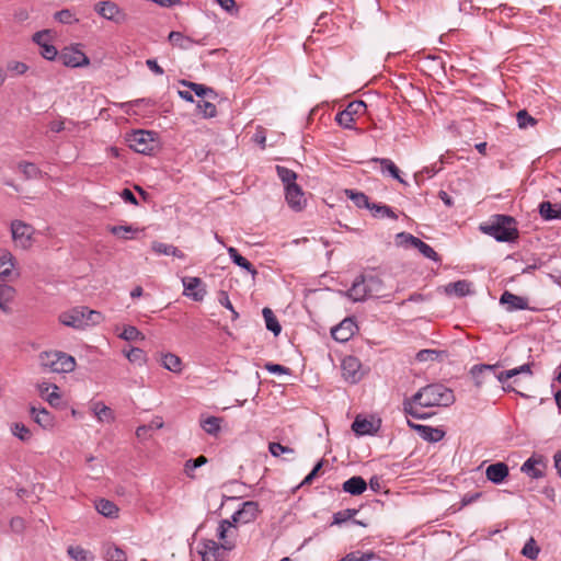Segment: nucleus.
I'll list each match as a JSON object with an SVG mask.
<instances>
[{
    "label": "nucleus",
    "mask_w": 561,
    "mask_h": 561,
    "mask_svg": "<svg viewBox=\"0 0 561 561\" xmlns=\"http://www.w3.org/2000/svg\"><path fill=\"white\" fill-rule=\"evenodd\" d=\"M455 402L453 390L443 383L434 382L422 387L412 397L405 398L402 402V409L405 415L416 420H426L431 414L421 413L416 407H449Z\"/></svg>",
    "instance_id": "obj_1"
},
{
    "label": "nucleus",
    "mask_w": 561,
    "mask_h": 561,
    "mask_svg": "<svg viewBox=\"0 0 561 561\" xmlns=\"http://www.w3.org/2000/svg\"><path fill=\"white\" fill-rule=\"evenodd\" d=\"M480 230L497 242H515L519 238L517 221L510 215H493L485 224L480 225Z\"/></svg>",
    "instance_id": "obj_2"
},
{
    "label": "nucleus",
    "mask_w": 561,
    "mask_h": 561,
    "mask_svg": "<svg viewBox=\"0 0 561 561\" xmlns=\"http://www.w3.org/2000/svg\"><path fill=\"white\" fill-rule=\"evenodd\" d=\"M41 367L51 373H71L76 368L73 356L61 351L42 352L38 356Z\"/></svg>",
    "instance_id": "obj_3"
},
{
    "label": "nucleus",
    "mask_w": 561,
    "mask_h": 561,
    "mask_svg": "<svg viewBox=\"0 0 561 561\" xmlns=\"http://www.w3.org/2000/svg\"><path fill=\"white\" fill-rule=\"evenodd\" d=\"M156 135L154 131L138 129L127 136V141L134 151L150 156L158 149Z\"/></svg>",
    "instance_id": "obj_4"
},
{
    "label": "nucleus",
    "mask_w": 561,
    "mask_h": 561,
    "mask_svg": "<svg viewBox=\"0 0 561 561\" xmlns=\"http://www.w3.org/2000/svg\"><path fill=\"white\" fill-rule=\"evenodd\" d=\"M94 11L103 19L111 21L116 25L126 24L130 19L125 10L111 0H104L95 3Z\"/></svg>",
    "instance_id": "obj_5"
},
{
    "label": "nucleus",
    "mask_w": 561,
    "mask_h": 561,
    "mask_svg": "<svg viewBox=\"0 0 561 561\" xmlns=\"http://www.w3.org/2000/svg\"><path fill=\"white\" fill-rule=\"evenodd\" d=\"M366 103L364 101H353L341 112L336 114L335 121L344 128H353L355 116L364 115L366 112Z\"/></svg>",
    "instance_id": "obj_6"
},
{
    "label": "nucleus",
    "mask_w": 561,
    "mask_h": 561,
    "mask_svg": "<svg viewBox=\"0 0 561 561\" xmlns=\"http://www.w3.org/2000/svg\"><path fill=\"white\" fill-rule=\"evenodd\" d=\"M12 238L16 247L30 249L33 245L34 228L22 221L11 224Z\"/></svg>",
    "instance_id": "obj_7"
},
{
    "label": "nucleus",
    "mask_w": 561,
    "mask_h": 561,
    "mask_svg": "<svg viewBox=\"0 0 561 561\" xmlns=\"http://www.w3.org/2000/svg\"><path fill=\"white\" fill-rule=\"evenodd\" d=\"M59 60L66 67L77 68L90 64L87 55L77 47H65L59 54Z\"/></svg>",
    "instance_id": "obj_8"
},
{
    "label": "nucleus",
    "mask_w": 561,
    "mask_h": 561,
    "mask_svg": "<svg viewBox=\"0 0 561 561\" xmlns=\"http://www.w3.org/2000/svg\"><path fill=\"white\" fill-rule=\"evenodd\" d=\"M362 364L355 356H346L341 364L342 376L350 383H356L363 378Z\"/></svg>",
    "instance_id": "obj_9"
},
{
    "label": "nucleus",
    "mask_w": 561,
    "mask_h": 561,
    "mask_svg": "<svg viewBox=\"0 0 561 561\" xmlns=\"http://www.w3.org/2000/svg\"><path fill=\"white\" fill-rule=\"evenodd\" d=\"M37 392L45 401L49 403L51 408L62 410L67 407V403L62 400L59 388L56 385H37Z\"/></svg>",
    "instance_id": "obj_10"
},
{
    "label": "nucleus",
    "mask_w": 561,
    "mask_h": 561,
    "mask_svg": "<svg viewBox=\"0 0 561 561\" xmlns=\"http://www.w3.org/2000/svg\"><path fill=\"white\" fill-rule=\"evenodd\" d=\"M183 295L192 298L194 301H202L206 295V288L199 277H183Z\"/></svg>",
    "instance_id": "obj_11"
},
{
    "label": "nucleus",
    "mask_w": 561,
    "mask_h": 561,
    "mask_svg": "<svg viewBox=\"0 0 561 561\" xmlns=\"http://www.w3.org/2000/svg\"><path fill=\"white\" fill-rule=\"evenodd\" d=\"M357 330V324L353 318H345L337 325L331 329L332 337L337 342H347Z\"/></svg>",
    "instance_id": "obj_12"
},
{
    "label": "nucleus",
    "mask_w": 561,
    "mask_h": 561,
    "mask_svg": "<svg viewBox=\"0 0 561 561\" xmlns=\"http://www.w3.org/2000/svg\"><path fill=\"white\" fill-rule=\"evenodd\" d=\"M546 467L543 456L533 455L523 463L520 470L530 478L539 479L543 477Z\"/></svg>",
    "instance_id": "obj_13"
},
{
    "label": "nucleus",
    "mask_w": 561,
    "mask_h": 561,
    "mask_svg": "<svg viewBox=\"0 0 561 561\" xmlns=\"http://www.w3.org/2000/svg\"><path fill=\"white\" fill-rule=\"evenodd\" d=\"M398 237L403 238L410 245L417 249L426 259L434 262H440V256L437 252L421 239L405 232L399 233Z\"/></svg>",
    "instance_id": "obj_14"
},
{
    "label": "nucleus",
    "mask_w": 561,
    "mask_h": 561,
    "mask_svg": "<svg viewBox=\"0 0 561 561\" xmlns=\"http://www.w3.org/2000/svg\"><path fill=\"white\" fill-rule=\"evenodd\" d=\"M285 199L288 206L295 211L302 210L307 202L305 193L298 184H291L285 188Z\"/></svg>",
    "instance_id": "obj_15"
},
{
    "label": "nucleus",
    "mask_w": 561,
    "mask_h": 561,
    "mask_svg": "<svg viewBox=\"0 0 561 561\" xmlns=\"http://www.w3.org/2000/svg\"><path fill=\"white\" fill-rule=\"evenodd\" d=\"M84 313H82V307L72 308L69 311L62 312L59 316V321L66 327H70L77 330H83L84 328Z\"/></svg>",
    "instance_id": "obj_16"
},
{
    "label": "nucleus",
    "mask_w": 561,
    "mask_h": 561,
    "mask_svg": "<svg viewBox=\"0 0 561 561\" xmlns=\"http://www.w3.org/2000/svg\"><path fill=\"white\" fill-rule=\"evenodd\" d=\"M411 428L416 431L419 435L426 442L437 443L445 436V432L438 427H432L430 425L415 424L408 421Z\"/></svg>",
    "instance_id": "obj_17"
},
{
    "label": "nucleus",
    "mask_w": 561,
    "mask_h": 561,
    "mask_svg": "<svg viewBox=\"0 0 561 561\" xmlns=\"http://www.w3.org/2000/svg\"><path fill=\"white\" fill-rule=\"evenodd\" d=\"M365 275H359L355 278L352 287L346 291V296L353 301H364L370 298L368 288L366 286Z\"/></svg>",
    "instance_id": "obj_18"
},
{
    "label": "nucleus",
    "mask_w": 561,
    "mask_h": 561,
    "mask_svg": "<svg viewBox=\"0 0 561 561\" xmlns=\"http://www.w3.org/2000/svg\"><path fill=\"white\" fill-rule=\"evenodd\" d=\"M500 304L505 305L507 311L525 310L528 309V300L524 297L517 296L511 291L505 290L500 297Z\"/></svg>",
    "instance_id": "obj_19"
},
{
    "label": "nucleus",
    "mask_w": 561,
    "mask_h": 561,
    "mask_svg": "<svg viewBox=\"0 0 561 561\" xmlns=\"http://www.w3.org/2000/svg\"><path fill=\"white\" fill-rule=\"evenodd\" d=\"M508 473L510 469L505 462L492 463L485 470L486 479L495 484L502 483Z\"/></svg>",
    "instance_id": "obj_20"
},
{
    "label": "nucleus",
    "mask_w": 561,
    "mask_h": 561,
    "mask_svg": "<svg viewBox=\"0 0 561 561\" xmlns=\"http://www.w3.org/2000/svg\"><path fill=\"white\" fill-rule=\"evenodd\" d=\"M49 33V30L37 32V46L41 48L39 54L47 60H55L56 58L59 59L60 53H58L54 45L48 44L44 38Z\"/></svg>",
    "instance_id": "obj_21"
},
{
    "label": "nucleus",
    "mask_w": 561,
    "mask_h": 561,
    "mask_svg": "<svg viewBox=\"0 0 561 561\" xmlns=\"http://www.w3.org/2000/svg\"><path fill=\"white\" fill-rule=\"evenodd\" d=\"M260 513L259 504L254 501H247L242 504L241 508L237 511V517L241 524H249L257 517Z\"/></svg>",
    "instance_id": "obj_22"
},
{
    "label": "nucleus",
    "mask_w": 561,
    "mask_h": 561,
    "mask_svg": "<svg viewBox=\"0 0 561 561\" xmlns=\"http://www.w3.org/2000/svg\"><path fill=\"white\" fill-rule=\"evenodd\" d=\"M233 524L229 519H221L217 529V536L221 541L219 545L224 550H232L236 546L233 539H229V529L232 528Z\"/></svg>",
    "instance_id": "obj_23"
},
{
    "label": "nucleus",
    "mask_w": 561,
    "mask_h": 561,
    "mask_svg": "<svg viewBox=\"0 0 561 561\" xmlns=\"http://www.w3.org/2000/svg\"><path fill=\"white\" fill-rule=\"evenodd\" d=\"M366 489L367 482L360 476H353L342 485V490L351 495H360L366 491Z\"/></svg>",
    "instance_id": "obj_24"
},
{
    "label": "nucleus",
    "mask_w": 561,
    "mask_h": 561,
    "mask_svg": "<svg viewBox=\"0 0 561 561\" xmlns=\"http://www.w3.org/2000/svg\"><path fill=\"white\" fill-rule=\"evenodd\" d=\"M365 280L367 284L366 286L368 288V294L370 298H381L387 296V294L385 293L383 280L379 276L368 274L365 275Z\"/></svg>",
    "instance_id": "obj_25"
},
{
    "label": "nucleus",
    "mask_w": 561,
    "mask_h": 561,
    "mask_svg": "<svg viewBox=\"0 0 561 561\" xmlns=\"http://www.w3.org/2000/svg\"><path fill=\"white\" fill-rule=\"evenodd\" d=\"M500 367V364L494 365H488V364H480L474 365L470 373L472 375V378L474 379L476 386L480 387L483 383V378L485 375H492L495 374V370Z\"/></svg>",
    "instance_id": "obj_26"
},
{
    "label": "nucleus",
    "mask_w": 561,
    "mask_h": 561,
    "mask_svg": "<svg viewBox=\"0 0 561 561\" xmlns=\"http://www.w3.org/2000/svg\"><path fill=\"white\" fill-rule=\"evenodd\" d=\"M228 251V254H229V257L231 259V261L240 266L241 268L245 270L247 272H249L251 275H252V278L254 279L255 276L257 275V271L256 268L253 266L252 263H250L245 257H243L236 248L233 247H229L227 249Z\"/></svg>",
    "instance_id": "obj_27"
},
{
    "label": "nucleus",
    "mask_w": 561,
    "mask_h": 561,
    "mask_svg": "<svg viewBox=\"0 0 561 561\" xmlns=\"http://www.w3.org/2000/svg\"><path fill=\"white\" fill-rule=\"evenodd\" d=\"M539 214L545 220L561 219V203L552 205L550 202H541L538 207Z\"/></svg>",
    "instance_id": "obj_28"
},
{
    "label": "nucleus",
    "mask_w": 561,
    "mask_h": 561,
    "mask_svg": "<svg viewBox=\"0 0 561 561\" xmlns=\"http://www.w3.org/2000/svg\"><path fill=\"white\" fill-rule=\"evenodd\" d=\"M221 550L224 548L217 541L206 540L204 542V551L201 552L203 561H218Z\"/></svg>",
    "instance_id": "obj_29"
},
{
    "label": "nucleus",
    "mask_w": 561,
    "mask_h": 561,
    "mask_svg": "<svg viewBox=\"0 0 561 561\" xmlns=\"http://www.w3.org/2000/svg\"><path fill=\"white\" fill-rule=\"evenodd\" d=\"M14 297H15V289L12 286L7 285V284L0 285V309L4 313L11 312L10 302H12Z\"/></svg>",
    "instance_id": "obj_30"
},
{
    "label": "nucleus",
    "mask_w": 561,
    "mask_h": 561,
    "mask_svg": "<svg viewBox=\"0 0 561 561\" xmlns=\"http://www.w3.org/2000/svg\"><path fill=\"white\" fill-rule=\"evenodd\" d=\"M352 430L358 436L371 435L376 432V428L374 427L373 422L365 417H360V416L355 417V420L352 424Z\"/></svg>",
    "instance_id": "obj_31"
},
{
    "label": "nucleus",
    "mask_w": 561,
    "mask_h": 561,
    "mask_svg": "<svg viewBox=\"0 0 561 561\" xmlns=\"http://www.w3.org/2000/svg\"><path fill=\"white\" fill-rule=\"evenodd\" d=\"M182 85H185L191 89L197 96L199 98H208V99H215L217 98V93L214 91V89L206 87L201 83H195L186 80L181 81Z\"/></svg>",
    "instance_id": "obj_32"
},
{
    "label": "nucleus",
    "mask_w": 561,
    "mask_h": 561,
    "mask_svg": "<svg viewBox=\"0 0 561 561\" xmlns=\"http://www.w3.org/2000/svg\"><path fill=\"white\" fill-rule=\"evenodd\" d=\"M106 561H126V552L114 543H105L103 547Z\"/></svg>",
    "instance_id": "obj_33"
},
{
    "label": "nucleus",
    "mask_w": 561,
    "mask_h": 561,
    "mask_svg": "<svg viewBox=\"0 0 561 561\" xmlns=\"http://www.w3.org/2000/svg\"><path fill=\"white\" fill-rule=\"evenodd\" d=\"M371 161L379 163L381 165L382 171H388L393 179H396L402 184H405L404 180L400 176V170L393 163L392 160L388 158H373Z\"/></svg>",
    "instance_id": "obj_34"
},
{
    "label": "nucleus",
    "mask_w": 561,
    "mask_h": 561,
    "mask_svg": "<svg viewBox=\"0 0 561 561\" xmlns=\"http://www.w3.org/2000/svg\"><path fill=\"white\" fill-rule=\"evenodd\" d=\"M471 283L468 280H457L448 284L446 291L448 294H455L458 297H465L471 293Z\"/></svg>",
    "instance_id": "obj_35"
},
{
    "label": "nucleus",
    "mask_w": 561,
    "mask_h": 561,
    "mask_svg": "<svg viewBox=\"0 0 561 561\" xmlns=\"http://www.w3.org/2000/svg\"><path fill=\"white\" fill-rule=\"evenodd\" d=\"M152 250L154 252H157L158 254H163V255H173L178 259H184L185 257V254L183 253V251H181L180 249H178L176 247L172 245V244H165V243H161V242H153L152 243Z\"/></svg>",
    "instance_id": "obj_36"
},
{
    "label": "nucleus",
    "mask_w": 561,
    "mask_h": 561,
    "mask_svg": "<svg viewBox=\"0 0 561 561\" xmlns=\"http://www.w3.org/2000/svg\"><path fill=\"white\" fill-rule=\"evenodd\" d=\"M68 556L75 561H93L94 556L90 550L81 546H69L67 549Z\"/></svg>",
    "instance_id": "obj_37"
},
{
    "label": "nucleus",
    "mask_w": 561,
    "mask_h": 561,
    "mask_svg": "<svg viewBox=\"0 0 561 561\" xmlns=\"http://www.w3.org/2000/svg\"><path fill=\"white\" fill-rule=\"evenodd\" d=\"M169 41L172 45L178 46L182 49H188L193 44H198L188 36H184L181 32L172 31L169 34Z\"/></svg>",
    "instance_id": "obj_38"
},
{
    "label": "nucleus",
    "mask_w": 561,
    "mask_h": 561,
    "mask_svg": "<svg viewBox=\"0 0 561 561\" xmlns=\"http://www.w3.org/2000/svg\"><path fill=\"white\" fill-rule=\"evenodd\" d=\"M13 256L7 250H0V277H7L12 273L14 264Z\"/></svg>",
    "instance_id": "obj_39"
},
{
    "label": "nucleus",
    "mask_w": 561,
    "mask_h": 561,
    "mask_svg": "<svg viewBox=\"0 0 561 561\" xmlns=\"http://www.w3.org/2000/svg\"><path fill=\"white\" fill-rule=\"evenodd\" d=\"M345 195L353 201L358 208H367L370 210L371 204L369 198L363 192H356L354 190H345Z\"/></svg>",
    "instance_id": "obj_40"
},
{
    "label": "nucleus",
    "mask_w": 561,
    "mask_h": 561,
    "mask_svg": "<svg viewBox=\"0 0 561 561\" xmlns=\"http://www.w3.org/2000/svg\"><path fill=\"white\" fill-rule=\"evenodd\" d=\"M276 173L278 175V178L280 179V181L283 182L284 184V187H288L290 186L291 184H297L296 183V180L298 178L297 173L286 167H283V165H276Z\"/></svg>",
    "instance_id": "obj_41"
},
{
    "label": "nucleus",
    "mask_w": 561,
    "mask_h": 561,
    "mask_svg": "<svg viewBox=\"0 0 561 561\" xmlns=\"http://www.w3.org/2000/svg\"><path fill=\"white\" fill-rule=\"evenodd\" d=\"M262 313L265 320L266 329L277 336L282 331V327L274 312L270 308H264Z\"/></svg>",
    "instance_id": "obj_42"
},
{
    "label": "nucleus",
    "mask_w": 561,
    "mask_h": 561,
    "mask_svg": "<svg viewBox=\"0 0 561 561\" xmlns=\"http://www.w3.org/2000/svg\"><path fill=\"white\" fill-rule=\"evenodd\" d=\"M96 511L105 517H114L116 516L118 508L117 506L108 500L101 499L95 503Z\"/></svg>",
    "instance_id": "obj_43"
},
{
    "label": "nucleus",
    "mask_w": 561,
    "mask_h": 561,
    "mask_svg": "<svg viewBox=\"0 0 561 561\" xmlns=\"http://www.w3.org/2000/svg\"><path fill=\"white\" fill-rule=\"evenodd\" d=\"M208 462V459L201 455L197 458L188 459L184 463V473L191 478L195 479L194 470L206 465Z\"/></svg>",
    "instance_id": "obj_44"
},
{
    "label": "nucleus",
    "mask_w": 561,
    "mask_h": 561,
    "mask_svg": "<svg viewBox=\"0 0 561 561\" xmlns=\"http://www.w3.org/2000/svg\"><path fill=\"white\" fill-rule=\"evenodd\" d=\"M370 211L373 216L376 218L389 217L393 220L398 219L397 214L392 210L390 206L387 205L373 203Z\"/></svg>",
    "instance_id": "obj_45"
},
{
    "label": "nucleus",
    "mask_w": 561,
    "mask_h": 561,
    "mask_svg": "<svg viewBox=\"0 0 561 561\" xmlns=\"http://www.w3.org/2000/svg\"><path fill=\"white\" fill-rule=\"evenodd\" d=\"M181 364V358L175 354L168 353L162 356V366L170 371L180 373Z\"/></svg>",
    "instance_id": "obj_46"
},
{
    "label": "nucleus",
    "mask_w": 561,
    "mask_h": 561,
    "mask_svg": "<svg viewBox=\"0 0 561 561\" xmlns=\"http://www.w3.org/2000/svg\"><path fill=\"white\" fill-rule=\"evenodd\" d=\"M124 354L127 357V359L133 364L141 366L147 362V355L141 348L131 347L128 351H124Z\"/></svg>",
    "instance_id": "obj_47"
},
{
    "label": "nucleus",
    "mask_w": 561,
    "mask_h": 561,
    "mask_svg": "<svg viewBox=\"0 0 561 561\" xmlns=\"http://www.w3.org/2000/svg\"><path fill=\"white\" fill-rule=\"evenodd\" d=\"M220 417L208 416L207 419L202 421L201 426L207 434L217 435L218 432L220 431Z\"/></svg>",
    "instance_id": "obj_48"
},
{
    "label": "nucleus",
    "mask_w": 561,
    "mask_h": 561,
    "mask_svg": "<svg viewBox=\"0 0 561 561\" xmlns=\"http://www.w3.org/2000/svg\"><path fill=\"white\" fill-rule=\"evenodd\" d=\"M82 313H84V328L96 325L103 320L101 312L91 310L88 307H82Z\"/></svg>",
    "instance_id": "obj_49"
},
{
    "label": "nucleus",
    "mask_w": 561,
    "mask_h": 561,
    "mask_svg": "<svg viewBox=\"0 0 561 561\" xmlns=\"http://www.w3.org/2000/svg\"><path fill=\"white\" fill-rule=\"evenodd\" d=\"M445 355L444 351L437 350H421L416 353V360L419 362H434Z\"/></svg>",
    "instance_id": "obj_50"
},
{
    "label": "nucleus",
    "mask_w": 561,
    "mask_h": 561,
    "mask_svg": "<svg viewBox=\"0 0 561 561\" xmlns=\"http://www.w3.org/2000/svg\"><path fill=\"white\" fill-rule=\"evenodd\" d=\"M37 425L44 428H50L55 425L54 416L45 408H37Z\"/></svg>",
    "instance_id": "obj_51"
},
{
    "label": "nucleus",
    "mask_w": 561,
    "mask_h": 561,
    "mask_svg": "<svg viewBox=\"0 0 561 561\" xmlns=\"http://www.w3.org/2000/svg\"><path fill=\"white\" fill-rule=\"evenodd\" d=\"M118 336L125 341L145 340L144 333L134 325H125Z\"/></svg>",
    "instance_id": "obj_52"
},
{
    "label": "nucleus",
    "mask_w": 561,
    "mask_h": 561,
    "mask_svg": "<svg viewBox=\"0 0 561 561\" xmlns=\"http://www.w3.org/2000/svg\"><path fill=\"white\" fill-rule=\"evenodd\" d=\"M540 552V548L537 546L536 540L530 537L525 543L522 554L530 560H536Z\"/></svg>",
    "instance_id": "obj_53"
},
{
    "label": "nucleus",
    "mask_w": 561,
    "mask_h": 561,
    "mask_svg": "<svg viewBox=\"0 0 561 561\" xmlns=\"http://www.w3.org/2000/svg\"><path fill=\"white\" fill-rule=\"evenodd\" d=\"M516 119L520 128H526L537 124V121L531 115H529L526 110L518 111L516 114Z\"/></svg>",
    "instance_id": "obj_54"
},
{
    "label": "nucleus",
    "mask_w": 561,
    "mask_h": 561,
    "mask_svg": "<svg viewBox=\"0 0 561 561\" xmlns=\"http://www.w3.org/2000/svg\"><path fill=\"white\" fill-rule=\"evenodd\" d=\"M357 513L355 508H346L343 511H339L333 515V524L341 525L348 519L353 518Z\"/></svg>",
    "instance_id": "obj_55"
},
{
    "label": "nucleus",
    "mask_w": 561,
    "mask_h": 561,
    "mask_svg": "<svg viewBox=\"0 0 561 561\" xmlns=\"http://www.w3.org/2000/svg\"><path fill=\"white\" fill-rule=\"evenodd\" d=\"M12 433L21 440H30L32 438V432L23 423H14L12 426Z\"/></svg>",
    "instance_id": "obj_56"
},
{
    "label": "nucleus",
    "mask_w": 561,
    "mask_h": 561,
    "mask_svg": "<svg viewBox=\"0 0 561 561\" xmlns=\"http://www.w3.org/2000/svg\"><path fill=\"white\" fill-rule=\"evenodd\" d=\"M197 108L206 118L215 117L217 114L216 105L209 101H199L197 103Z\"/></svg>",
    "instance_id": "obj_57"
},
{
    "label": "nucleus",
    "mask_w": 561,
    "mask_h": 561,
    "mask_svg": "<svg viewBox=\"0 0 561 561\" xmlns=\"http://www.w3.org/2000/svg\"><path fill=\"white\" fill-rule=\"evenodd\" d=\"M268 450L272 456L279 457L282 454H294L295 450L291 447L284 446L280 443H270Z\"/></svg>",
    "instance_id": "obj_58"
},
{
    "label": "nucleus",
    "mask_w": 561,
    "mask_h": 561,
    "mask_svg": "<svg viewBox=\"0 0 561 561\" xmlns=\"http://www.w3.org/2000/svg\"><path fill=\"white\" fill-rule=\"evenodd\" d=\"M55 19L64 24H71L78 22V19L75 18V14L68 9H64L56 12Z\"/></svg>",
    "instance_id": "obj_59"
},
{
    "label": "nucleus",
    "mask_w": 561,
    "mask_h": 561,
    "mask_svg": "<svg viewBox=\"0 0 561 561\" xmlns=\"http://www.w3.org/2000/svg\"><path fill=\"white\" fill-rule=\"evenodd\" d=\"M94 412L98 419L101 421L113 419L112 410L101 402L95 403Z\"/></svg>",
    "instance_id": "obj_60"
},
{
    "label": "nucleus",
    "mask_w": 561,
    "mask_h": 561,
    "mask_svg": "<svg viewBox=\"0 0 561 561\" xmlns=\"http://www.w3.org/2000/svg\"><path fill=\"white\" fill-rule=\"evenodd\" d=\"M322 466L323 460L318 461L312 468V470L305 477V479L301 482V485L311 484L314 478L319 474V471L321 470Z\"/></svg>",
    "instance_id": "obj_61"
},
{
    "label": "nucleus",
    "mask_w": 561,
    "mask_h": 561,
    "mask_svg": "<svg viewBox=\"0 0 561 561\" xmlns=\"http://www.w3.org/2000/svg\"><path fill=\"white\" fill-rule=\"evenodd\" d=\"M8 70L13 71L18 75H23L28 70V66L21 61H10L8 64Z\"/></svg>",
    "instance_id": "obj_62"
},
{
    "label": "nucleus",
    "mask_w": 561,
    "mask_h": 561,
    "mask_svg": "<svg viewBox=\"0 0 561 561\" xmlns=\"http://www.w3.org/2000/svg\"><path fill=\"white\" fill-rule=\"evenodd\" d=\"M265 368L267 371H270L272 374H285V375L290 374V369L288 367L279 365V364L268 363L265 365Z\"/></svg>",
    "instance_id": "obj_63"
},
{
    "label": "nucleus",
    "mask_w": 561,
    "mask_h": 561,
    "mask_svg": "<svg viewBox=\"0 0 561 561\" xmlns=\"http://www.w3.org/2000/svg\"><path fill=\"white\" fill-rule=\"evenodd\" d=\"M10 528H11L12 531H14L16 534L22 533L24 530V528H25L24 519L21 518V517H13L10 520Z\"/></svg>",
    "instance_id": "obj_64"
}]
</instances>
